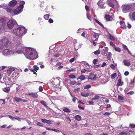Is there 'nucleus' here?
<instances>
[{"label":"nucleus","mask_w":135,"mask_h":135,"mask_svg":"<svg viewBox=\"0 0 135 135\" xmlns=\"http://www.w3.org/2000/svg\"><path fill=\"white\" fill-rule=\"evenodd\" d=\"M95 21L98 24H99L101 26H103V25L100 22L98 21L96 19H94Z\"/></svg>","instance_id":"39"},{"label":"nucleus","mask_w":135,"mask_h":135,"mask_svg":"<svg viewBox=\"0 0 135 135\" xmlns=\"http://www.w3.org/2000/svg\"><path fill=\"white\" fill-rule=\"evenodd\" d=\"M110 114L109 112H106L103 114L105 116H108L110 115Z\"/></svg>","instance_id":"52"},{"label":"nucleus","mask_w":135,"mask_h":135,"mask_svg":"<svg viewBox=\"0 0 135 135\" xmlns=\"http://www.w3.org/2000/svg\"><path fill=\"white\" fill-rule=\"evenodd\" d=\"M123 63L124 64L127 66H129L130 65V63L127 60H125L123 61Z\"/></svg>","instance_id":"25"},{"label":"nucleus","mask_w":135,"mask_h":135,"mask_svg":"<svg viewBox=\"0 0 135 135\" xmlns=\"http://www.w3.org/2000/svg\"><path fill=\"white\" fill-rule=\"evenodd\" d=\"M110 45L113 47V49L114 48H115V45L114 44L113 42H110Z\"/></svg>","instance_id":"50"},{"label":"nucleus","mask_w":135,"mask_h":135,"mask_svg":"<svg viewBox=\"0 0 135 135\" xmlns=\"http://www.w3.org/2000/svg\"><path fill=\"white\" fill-rule=\"evenodd\" d=\"M73 98L72 99V101L74 102V103H75L76 102V100L77 99V98H76L75 97H73Z\"/></svg>","instance_id":"54"},{"label":"nucleus","mask_w":135,"mask_h":135,"mask_svg":"<svg viewBox=\"0 0 135 135\" xmlns=\"http://www.w3.org/2000/svg\"><path fill=\"white\" fill-rule=\"evenodd\" d=\"M0 21L1 22L4 23L6 22V20L5 19L3 18L0 19Z\"/></svg>","instance_id":"57"},{"label":"nucleus","mask_w":135,"mask_h":135,"mask_svg":"<svg viewBox=\"0 0 135 135\" xmlns=\"http://www.w3.org/2000/svg\"><path fill=\"white\" fill-rule=\"evenodd\" d=\"M99 98V97L98 95H95V97L93 98H92L91 100H96L98 99Z\"/></svg>","instance_id":"33"},{"label":"nucleus","mask_w":135,"mask_h":135,"mask_svg":"<svg viewBox=\"0 0 135 135\" xmlns=\"http://www.w3.org/2000/svg\"><path fill=\"white\" fill-rule=\"evenodd\" d=\"M8 7V6L7 4H2L0 5V8L2 7L4 9L7 8Z\"/></svg>","instance_id":"29"},{"label":"nucleus","mask_w":135,"mask_h":135,"mask_svg":"<svg viewBox=\"0 0 135 135\" xmlns=\"http://www.w3.org/2000/svg\"><path fill=\"white\" fill-rule=\"evenodd\" d=\"M78 79H80V80H84L85 79V78L84 75H81L79 77Z\"/></svg>","instance_id":"32"},{"label":"nucleus","mask_w":135,"mask_h":135,"mask_svg":"<svg viewBox=\"0 0 135 135\" xmlns=\"http://www.w3.org/2000/svg\"><path fill=\"white\" fill-rule=\"evenodd\" d=\"M76 59V57L75 56L73 58L70 59V60H69V61L70 62L72 63L73 62L75 61V60Z\"/></svg>","instance_id":"37"},{"label":"nucleus","mask_w":135,"mask_h":135,"mask_svg":"<svg viewBox=\"0 0 135 135\" xmlns=\"http://www.w3.org/2000/svg\"><path fill=\"white\" fill-rule=\"evenodd\" d=\"M7 12L10 13L12 15H15L14 13V10H12L9 8H8L7 9Z\"/></svg>","instance_id":"16"},{"label":"nucleus","mask_w":135,"mask_h":135,"mask_svg":"<svg viewBox=\"0 0 135 135\" xmlns=\"http://www.w3.org/2000/svg\"><path fill=\"white\" fill-rule=\"evenodd\" d=\"M80 63H81V65L83 66L84 68L86 62L85 61H83L82 62H80Z\"/></svg>","instance_id":"48"},{"label":"nucleus","mask_w":135,"mask_h":135,"mask_svg":"<svg viewBox=\"0 0 135 135\" xmlns=\"http://www.w3.org/2000/svg\"><path fill=\"white\" fill-rule=\"evenodd\" d=\"M49 17V15H48L47 14V15H45L44 16V18L45 20H47L48 19Z\"/></svg>","instance_id":"46"},{"label":"nucleus","mask_w":135,"mask_h":135,"mask_svg":"<svg viewBox=\"0 0 135 135\" xmlns=\"http://www.w3.org/2000/svg\"><path fill=\"white\" fill-rule=\"evenodd\" d=\"M108 37L109 39L112 41H115V39H117V38H115V37L111 35L110 34H109V35Z\"/></svg>","instance_id":"23"},{"label":"nucleus","mask_w":135,"mask_h":135,"mask_svg":"<svg viewBox=\"0 0 135 135\" xmlns=\"http://www.w3.org/2000/svg\"><path fill=\"white\" fill-rule=\"evenodd\" d=\"M105 18L107 21L110 20L112 17L111 16L109 15H106L105 16Z\"/></svg>","instance_id":"30"},{"label":"nucleus","mask_w":135,"mask_h":135,"mask_svg":"<svg viewBox=\"0 0 135 135\" xmlns=\"http://www.w3.org/2000/svg\"><path fill=\"white\" fill-rule=\"evenodd\" d=\"M108 48L106 47L104 49H103L102 51V54L103 55H105L107 53L108 51Z\"/></svg>","instance_id":"26"},{"label":"nucleus","mask_w":135,"mask_h":135,"mask_svg":"<svg viewBox=\"0 0 135 135\" xmlns=\"http://www.w3.org/2000/svg\"><path fill=\"white\" fill-rule=\"evenodd\" d=\"M127 134L126 132H123L120 133L119 134V135H126Z\"/></svg>","instance_id":"53"},{"label":"nucleus","mask_w":135,"mask_h":135,"mask_svg":"<svg viewBox=\"0 0 135 135\" xmlns=\"http://www.w3.org/2000/svg\"><path fill=\"white\" fill-rule=\"evenodd\" d=\"M19 40L20 41H17L16 42V46L17 47L16 50L14 51L15 53L19 54L24 53L23 51L25 50V47L23 46L21 40L20 39Z\"/></svg>","instance_id":"3"},{"label":"nucleus","mask_w":135,"mask_h":135,"mask_svg":"<svg viewBox=\"0 0 135 135\" xmlns=\"http://www.w3.org/2000/svg\"><path fill=\"white\" fill-rule=\"evenodd\" d=\"M75 69H69L67 70L65 72H67L68 73L70 72L71 71H75Z\"/></svg>","instance_id":"42"},{"label":"nucleus","mask_w":135,"mask_h":135,"mask_svg":"<svg viewBox=\"0 0 135 135\" xmlns=\"http://www.w3.org/2000/svg\"><path fill=\"white\" fill-rule=\"evenodd\" d=\"M90 70L89 69H87L86 68H85V69H82L81 70V73H85L86 71H87L88 72H90Z\"/></svg>","instance_id":"27"},{"label":"nucleus","mask_w":135,"mask_h":135,"mask_svg":"<svg viewBox=\"0 0 135 135\" xmlns=\"http://www.w3.org/2000/svg\"><path fill=\"white\" fill-rule=\"evenodd\" d=\"M14 53V50L12 49H5L2 52L3 54L5 56H7L8 55L13 54Z\"/></svg>","instance_id":"6"},{"label":"nucleus","mask_w":135,"mask_h":135,"mask_svg":"<svg viewBox=\"0 0 135 135\" xmlns=\"http://www.w3.org/2000/svg\"><path fill=\"white\" fill-rule=\"evenodd\" d=\"M123 47L124 49L126 50H128V49L126 45H123Z\"/></svg>","instance_id":"62"},{"label":"nucleus","mask_w":135,"mask_h":135,"mask_svg":"<svg viewBox=\"0 0 135 135\" xmlns=\"http://www.w3.org/2000/svg\"><path fill=\"white\" fill-rule=\"evenodd\" d=\"M63 111L66 113H69L70 112V109L66 107H64L63 109Z\"/></svg>","instance_id":"24"},{"label":"nucleus","mask_w":135,"mask_h":135,"mask_svg":"<svg viewBox=\"0 0 135 135\" xmlns=\"http://www.w3.org/2000/svg\"><path fill=\"white\" fill-rule=\"evenodd\" d=\"M40 103L43 105H44L46 108H47L48 107V106H47L46 105V103L43 101H41L40 102Z\"/></svg>","instance_id":"34"},{"label":"nucleus","mask_w":135,"mask_h":135,"mask_svg":"<svg viewBox=\"0 0 135 135\" xmlns=\"http://www.w3.org/2000/svg\"><path fill=\"white\" fill-rule=\"evenodd\" d=\"M91 86V85H86L84 86V89H87L90 88Z\"/></svg>","instance_id":"45"},{"label":"nucleus","mask_w":135,"mask_h":135,"mask_svg":"<svg viewBox=\"0 0 135 135\" xmlns=\"http://www.w3.org/2000/svg\"><path fill=\"white\" fill-rule=\"evenodd\" d=\"M85 66L87 68V69H88L90 68V65L87 63H86Z\"/></svg>","instance_id":"60"},{"label":"nucleus","mask_w":135,"mask_h":135,"mask_svg":"<svg viewBox=\"0 0 135 135\" xmlns=\"http://www.w3.org/2000/svg\"><path fill=\"white\" fill-rule=\"evenodd\" d=\"M66 118L67 120V122L68 123L70 124V123L71 122V121L69 118V117H66Z\"/></svg>","instance_id":"51"},{"label":"nucleus","mask_w":135,"mask_h":135,"mask_svg":"<svg viewBox=\"0 0 135 135\" xmlns=\"http://www.w3.org/2000/svg\"><path fill=\"white\" fill-rule=\"evenodd\" d=\"M117 74L116 73H114L112 74L111 76V78L112 79H114L116 77Z\"/></svg>","instance_id":"35"},{"label":"nucleus","mask_w":135,"mask_h":135,"mask_svg":"<svg viewBox=\"0 0 135 135\" xmlns=\"http://www.w3.org/2000/svg\"><path fill=\"white\" fill-rule=\"evenodd\" d=\"M107 2L109 6L112 7H113L114 4L118 3L117 1L115 0H109Z\"/></svg>","instance_id":"9"},{"label":"nucleus","mask_w":135,"mask_h":135,"mask_svg":"<svg viewBox=\"0 0 135 135\" xmlns=\"http://www.w3.org/2000/svg\"><path fill=\"white\" fill-rule=\"evenodd\" d=\"M127 27L128 28H130L131 27V25L128 22H127Z\"/></svg>","instance_id":"59"},{"label":"nucleus","mask_w":135,"mask_h":135,"mask_svg":"<svg viewBox=\"0 0 135 135\" xmlns=\"http://www.w3.org/2000/svg\"><path fill=\"white\" fill-rule=\"evenodd\" d=\"M14 100L16 102H18L21 101L22 100V99L20 98L15 97L14 99Z\"/></svg>","instance_id":"28"},{"label":"nucleus","mask_w":135,"mask_h":135,"mask_svg":"<svg viewBox=\"0 0 135 135\" xmlns=\"http://www.w3.org/2000/svg\"><path fill=\"white\" fill-rule=\"evenodd\" d=\"M113 49H114L115 50V51H118L119 52H120L121 51L119 47H115V48H114Z\"/></svg>","instance_id":"40"},{"label":"nucleus","mask_w":135,"mask_h":135,"mask_svg":"<svg viewBox=\"0 0 135 135\" xmlns=\"http://www.w3.org/2000/svg\"><path fill=\"white\" fill-rule=\"evenodd\" d=\"M35 123L38 126H43V124L42 123H41L37 121L35 122Z\"/></svg>","instance_id":"36"},{"label":"nucleus","mask_w":135,"mask_h":135,"mask_svg":"<svg viewBox=\"0 0 135 135\" xmlns=\"http://www.w3.org/2000/svg\"><path fill=\"white\" fill-rule=\"evenodd\" d=\"M103 1V0H100L98 2V6L101 8H104L105 7L103 6L104 3Z\"/></svg>","instance_id":"12"},{"label":"nucleus","mask_w":135,"mask_h":135,"mask_svg":"<svg viewBox=\"0 0 135 135\" xmlns=\"http://www.w3.org/2000/svg\"><path fill=\"white\" fill-rule=\"evenodd\" d=\"M34 71H37L39 69V68L37 66L35 65L33 66Z\"/></svg>","instance_id":"41"},{"label":"nucleus","mask_w":135,"mask_h":135,"mask_svg":"<svg viewBox=\"0 0 135 135\" xmlns=\"http://www.w3.org/2000/svg\"><path fill=\"white\" fill-rule=\"evenodd\" d=\"M17 4V2L13 0L10 1L9 3V5L11 6H15Z\"/></svg>","instance_id":"14"},{"label":"nucleus","mask_w":135,"mask_h":135,"mask_svg":"<svg viewBox=\"0 0 135 135\" xmlns=\"http://www.w3.org/2000/svg\"><path fill=\"white\" fill-rule=\"evenodd\" d=\"M14 25L13 21L12 20L9 21L7 23V26L8 28H13Z\"/></svg>","instance_id":"10"},{"label":"nucleus","mask_w":135,"mask_h":135,"mask_svg":"<svg viewBox=\"0 0 135 135\" xmlns=\"http://www.w3.org/2000/svg\"><path fill=\"white\" fill-rule=\"evenodd\" d=\"M27 94L35 98H37L38 96L36 93H27Z\"/></svg>","instance_id":"13"},{"label":"nucleus","mask_w":135,"mask_h":135,"mask_svg":"<svg viewBox=\"0 0 135 135\" xmlns=\"http://www.w3.org/2000/svg\"><path fill=\"white\" fill-rule=\"evenodd\" d=\"M7 73L8 75H10V74H12L13 75L12 77H15L16 76L14 73H15V69L13 67L8 68L7 69Z\"/></svg>","instance_id":"7"},{"label":"nucleus","mask_w":135,"mask_h":135,"mask_svg":"<svg viewBox=\"0 0 135 135\" xmlns=\"http://www.w3.org/2000/svg\"><path fill=\"white\" fill-rule=\"evenodd\" d=\"M122 7V11L124 13L128 12L130 9L131 8L130 6L128 4L123 5Z\"/></svg>","instance_id":"8"},{"label":"nucleus","mask_w":135,"mask_h":135,"mask_svg":"<svg viewBox=\"0 0 135 135\" xmlns=\"http://www.w3.org/2000/svg\"><path fill=\"white\" fill-rule=\"evenodd\" d=\"M123 84V83L121 81V79H119L118 80V82L117 84V86H121Z\"/></svg>","instance_id":"22"},{"label":"nucleus","mask_w":135,"mask_h":135,"mask_svg":"<svg viewBox=\"0 0 135 135\" xmlns=\"http://www.w3.org/2000/svg\"><path fill=\"white\" fill-rule=\"evenodd\" d=\"M25 52H24V54L27 59L31 60H33L38 57L37 53L34 49L25 47Z\"/></svg>","instance_id":"1"},{"label":"nucleus","mask_w":135,"mask_h":135,"mask_svg":"<svg viewBox=\"0 0 135 135\" xmlns=\"http://www.w3.org/2000/svg\"><path fill=\"white\" fill-rule=\"evenodd\" d=\"M4 31V29L3 27L0 26V34L3 32Z\"/></svg>","instance_id":"47"},{"label":"nucleus","mask_w":135,"mask_h":135,"mask_svg":"<svg viewBox=\"0 0 135 135\" xmlns=\"http://www.w3.org/2000/svg\"><path fill=\"white\" fill-rule=\"evenodd\" d=\"M134 93V92L133 91H131L128 93H127L128 94H129L130 95H132Z\"/></svg>","instance_id":"63"},{"label":"nucleus","mask_w":135,"mask_h":135,"mask_svg":"<svg viewBox=\"0 0 135 135\" xmlns=\"http://www.w3.org/2000/svg\"><path fill=\"white\" fill-rule=\"evenodd\" d=\"M121 25V27L124 29H125L127 27L124 23V22L123 21H121L119 22Z\"/></svg>","instance_id":"15"},{"label":"nucleus","mask_w":135,"mask_h":135,"mask_svg":"<svg viewBox=\"0 0 135 135\" xmlns=\"http://www.w3.org/2000/svg\"><path fill=\"white\" fill-rule=\"evenodd\" d=\"M93 37L96 38V39L94 41H97L99 37V34L95 33H94V34H93Z\"/></svg>","instance_id":"17"},{"label":"nucleus","mask_w":135,"mask_h":135,"mask_svg":"<svg viewBox=\"0 0 135 135\" xmlns=\"http://www.w3.org/2000/svg\"><path fill=\"white\" fill-rule=\"evenodd\" d=\"M97 61V59H94L93 61V64L94 65L96 64Z\"/></svg>","instance_id":"58"},{"label":"nucleus","mask_w":135,"mask_h":135,"mask_svg":"<svg viewBox=\"0 0 135 135\" xmlns=\"http://www.w3.org/2000/svg\"><path fill=\"white\" fill-rule=\"evenodd\" d=\"M110 67L112 69H115V65L113 64H112L110 65Z\"/></svg>","instance_id":"56"},{"label":"nucleus","mask_w":135,"mask_h":135,"mask_svg":"<svg viewBox=\"0 0 135 135\" xmlns=\"http://www.w3.org/2000/svg\"><path fill=\"white\" fill-rule=\"evenodd\" d=\"M130 126L132 128H134L135 127V125L133 124H130Z\"/></svg>","instance_id":"64"},{"label":"nucleus","mask_w":135,"mask_h":135,"mask_svg":"<svg viewBox=\"0 0 135 135\" xmlns=\"http://www.w3.org/2000/svg\"><path fill=\"white\" fill-rule=\"evenodd\" d=\"M69 76L71 78L74 79L76 78L75 76L73 75H69Z\"/></svg>","instance_id":"49"},{"label":"nucleus","mask_w":135,"mask_h":135,"mask_svg":"<svg viewBox=\"0 0 135 135\" xmlns=\"http://www.w3.org/2000/svg\"><path fill=\"white\" fill-rule=\"evenodd\" d=\"M87 18L90 21H91L92 18L90 16V15L88 13H87Z\"/></svg>","instance_id":"38"},{"label":"nucleus","mask_w":135,"mask_h":135,"mask_svg":"<svg viewBox=\"0 0 135 135\" xmlns=\"http://www.w3.org/2000/svg\"><path fill=\"white\" fill-rule=\"evenodd\" d=\"M85 66L87 68V69H88L90 68V65L87 63H86Z\"/></svg>","instance_id":"61"},{"label":"nucleus","mask_w":135,"mask_h":135,"mask_svg":"<svg viewBox=\"0 0 135 135\" xmlns=\"http://www.w3.org/2000/svg\"><path fill=\"white\" fill-rule=\"evenodd\" d=\"M74 119L76 120L80 121L81 119V116L79 115H76L74 117Z\"/></svg>","instance_id":"18"},{"label":"nucleus","mask_w":135,"mask_h":135,"mask_svg":"<svg viewBox=\"0 0 135 135\" xmlns=\"http://www.w3.org/2000/svg\"><path fill=\"white\" fill-rule=\"evenodd\" d=\"M96 78V75L93 73H91L89 76V80H95Z\"/></svg>","instance_id":"11"},{"label":"nucleus","mask_w":135,"mask_h":135,"mask_svg":"<svg viewBox=\"0 0 135 135\" xmlns=\"http://www.w3.org/2000/svg\"><path fill=\"white\" fill-rule=\"evenodd\" d=\"M27 31L24 27H21L15 29L13 31V33L14 34L19 37H22L25 35Z\"/></svg>","instance_id":"2"},{"label":"nucleus","mask_w":135,"mask_h":135,"mask_svg":"<svg viewBox=\"0 0 135 135\" xmlns=\"http://www.w3.org/2000/svg\"><path fill=\"white\" fill-rule=\"evenodd\" d=\"M19 6L16 8L14 10V14L15 15H17L22 12L24 7L23 5L25 4V2L23 1H19Z\"/></svg>","instance_id":"4"},{"label":"nucleus","mask_w":135,"mask_h":135,"mask_svg":"<svg viewBox=\"0 0 135 135\" xmlns=\"http://www.w3.org/2000/svg\"><path fill=\"white\" fill-rule=\"evenodd\" d=\"M118 99L120 100H123L124 99L123 98L121 95H118Z\"/></svg>","instance_id":"44"},{"label":"nucleus","mask_w":135,"mask_h":135,"mask_svg":"<svg viewBox=\"0 0 135 135\" xmlns=\"http://www.w3.org/2000/svg\"><path fill=\"white\" fill-rule=\"evenodd\" d=\"M132 18L134 20H135V12L132 14Z\"/></svg>","instance_id":"55"},{"label":"nucleus","mask_w":135,"mask_h":135,"mask_svg":"<svg viewBox=\"0 0 135 135\" xmlns=\"http://www.w3.org/2000/svg\"><path fill=\"white\" fill-rule=\"evenodd\" d=\"M10 88L9 87H5L2 89L3 90L6 92L8 93L10 90Z\"/></svg>","instance_id":"21"},{"label":"nucleus","mask_w":135,"mask_h":135,"mask_svg":"<svg viewBox=\"0 0 135 135\" xmlns=\"http://www.w3.org/2000/svg\"><path fill=\"white\" fill-rule=\"evenodd\" d=\"M9 41L7 38H4L2 39L0 41V52L3 49L6 48L8 46Z\"/></svg>","instance_id":"5"},{"label":"nucleus","mask_w":135,"mask_h":135,"mask_svg":"<svg viewBox=\"0 0 135 135\" xmlns=\"http://www.w3.org/2000/svg\"><path fill=\"white\" fill-rule=\"evenodd\" d=\"M100 51L99 50H98L94 52V53L95 55H98L100 54Z\"/></svg>","instance_id":"43"},{"label":"nucleus","mask_w":135,"mask_h":135,"mask_svg":"<svg viewBox=\"0 0 135 135\" xmlns=\"http://www.w3.org/2000/svg\"><path fill=\"white\" fill-rule=\"evenodd\" d=\"M55 65V67L56 69H59V62L58 61H57L56 63V64H54Z\"/></svg>","instance_id":"31"},{"label":"nucleus","mask_w":135,"mask_h":135,"mask_svg":"<svg viewBox=\"0 0 135 135\" xmlns=\"http://www.w3.org/2000/svg\"><path fill=\"white\" fill-rule=\"evenodd\" d=\"M81 94L82 96L84 97H87L89 95V94L86 91L82 92Z\"/></svg>","instance_id":"19"},{"label":"nucleus","mask_w":135,"mask_h":135,"mask_svg":"<svg viewBox=\"0 0 135 135\" xmlns=\"http://www.w3.org/2000/svg\"><path fill=\"white\" fill-rule=\"evenodd\" d=\"M112 54L110 52H108L106 54L107 59L108 60H110L111 59Z\"/></svg>","instance_id":"20"}]
</instances>
